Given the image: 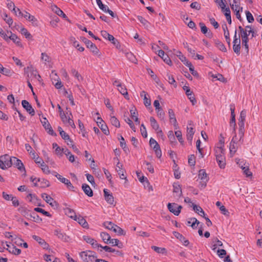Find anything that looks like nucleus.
I'll list each match as a JSON object with an SVG mask.
<instances>
[{"label": "nucleus", "instance_id": "nucleus-28", "mask_svg": "<svg viewBox=\"0 0 262 262\" xmlns=\"http://www.w3.org/2000/svg\"><path fill=\"white\" fill-rule=\"evenodd\" d=\"M185 93L189 99L192 103V104L193 105L195 104L196 103V100L194 96V95L193 94V92L190 90V89H187Z\"/></svg>", "mask_w": 262, "mask_h": 262}, {"label": "nucleus", "instance_id": "nucleus-55", "mask_svg": "<svg viewBox=\"0 0 262 262\" xmlns=\"http://www.w3.org/2000/svg\"><path fill=\"white\" fill-rule=\"evenodd\" d=\"M3 18L4 20L11 26L13 24V19L11 17H8V15L6 13L3 14Z\"/></svg>", "mask_w": 262, "mask_h": 262}, {"label": "nucleus", "instance_id": "nucleus-3", "mask_svg": "<svg viewBox=\"0 0 262 262\" xmlns=\"http://www.w3.org/2000/svg\"><path fill=\"white\" fill-rule=\"evenodd\" d=\"M52 174L54 175L61 182L64 183L69 190L74 191V187L68 179L62 177L60 174L55 171H53Z\"/></svg>", "mask_w": 262, "mask_h": 262}, {"label": "nucleus", "instance_id": "nucleus-42", "mask_svg": "<svg viewBox=\"0 0 262 262\" xmlns=\"http://www.w3.org/2000/svg\"><path fill=\"white\" fill-rule=\"evenodd\" d=\"M213 243H215L212 245L211 247L212 250L213 251H215L217 246H223V243L216 237L213 239Z\"/></svg>", "mask_w": 262, "mask_h": 262}, {"label": "nucleus", "instance_id": "nucleus-6", "mask_svg": "<svg viewBox=\"0 0 262 262\" xmlns=\"http://www.w3.org/2000/svg\"><path fill=\"white\" fill-rule=\"evenodd\" d=\"M17 10L19 12V15H21L22 16H24L27 20H28L29 21L31 22L33 26H38V21L37 18H36L34 16L31 15L29 13L26 11H25V14L23 13L19 8H17Z\"/></svg>", "mask_w": 262, "mask_h": 262}, {"label": "nucleus", "instance_id": "nucleus-51", "mask_svg": "<svg viewBox=\"0 0 262 262\" xmlns=\"http://www.w3.org/2000/svg\"><path fill=\"white\" fill-rule=\"evenodd\" d=\"M34 210L36 212L41 213L42 214L46 215V216H48V217L51 216V215L49 212L45 211V210H43L42 208L37 207V208H35L34 209Z\"/></svg>", "mask_w": 262, "mask_h": 262}, {"label": "nucleus", "instance_id": "nucleus-56", "mask_svg": "<svg viewBox=\"0 0 262 262\" xmlns=\"http://www.w3.org/2000/svg\"><path fill=\"white\" fill-rule=\"evenodd\" d=\"M96 3L99 8L103 12H105L107 8H108L106 5L102 4L101 0H96Z\"/></svg>", "mask_w": 262, "mask_h": 262}, {"label": "nucleus", "instance_id": "nucleus-59", "mask_svg": "<svg viewBox=\"0 0 262 262\" xmlns=\"http://www.w3.org/2000/svg\"><path fill=\"white\" fill-rule=\"evenodd\" d=\"M8 3H7V7L9 9L11 10L12 11H14V13H16V8L15 6V5L13 2H12L11 1L8 0Z\"/></svg>", "mask_w": 262, "mask_h": 262}, {"label": "nucleus", "instance_id": "nucleus-18", "mask_svg": "<svg viewBox=\"0 0 262 262\" xmlns=\"http://www.w3.org/2000/svg\"><path fill=\"white\" fill-rule=\"evenodd\" d=\"M52 11H53L58 16L62 17L66 20H68L67 16L64 13V12L56 5H53L51 6Z\"/></svg>", "mask_w": 262, "mask_h": 262}, {"label": "nucleus", "instance_id": "nucleus-54", "mask_svg": "<svg viewBox=\"0 0 262 262\" xmlns=\"http://www.w3.org/2000/svg\"><path fill=\"white\" fill-rule=\"evenodd\" d=\"M244 173L247 177H252V173L250 171L249 168V166L246 165L245 167H243V169Z\"/></svg>", "mask_w": 262, "mask_h": 262}, {"label": "nucleus", "instance_id": "nucleus-20", "mask_svg": "<svg viewBox=\"0 0 262 262\" xmlns=\"http://www.w3.org/2000/svg\"><path fill=\"white\" fill-rule=\"evenodd\" d=\"M123 165L120 163L119 162H118L116 165V170L120 176V178L121 179H125L127 180L126 177L124 175V172H125V170L122 168Z\"/></svg>", "mask_w": 262, "mask_h": 262}, {"label": "nucleus", "instance_id": "nucleus-29", "mask_svg": "<svg viewBox=\"0 0 262 262\" xmlns=\"http://www.w3.org/2000/svg\"><path fill=\"white\" fill-rule=\"evenodd\" d=\"M10 33L11 35L9 36V39L12 40L18 46L23 47V45L20 41V39L17 37V36L15 34H13L11 31Z\"/></svg>", "mask_w": 262, "mask_h": 262}, {"label": "nucleus", "instance_id": "nucleus-19", "mask_svg": "<svg viewBox=\"0 0 262 262\" xmlns=\"http://www.w3.org/2000/svg\"><path fill=\"white\" fill-rule=\"evenodd\" d=\"M173 234L177 238L179 239L182 243H183L184 246H187L189 245V241L186 239L182 234L177 231H173Z\"/></svg>", "mask_w": 262, "mask_h": 262}, {"label": "nucleus", "instance_id": "nucleus-46", "mask_svg": "<svg viewBox=\"0 0 262 262\" xmlns=\"http://www.w3.org/2000/svg\"><path fill=\"white\" fill-rule=\"evenodd\" d=\"M167 80L169 82V83H170V84H173L174 87H177V83L176 82V81L174 79V77L173 76L171 75L170 74H169V73H167Z\"/></svg>", "mask_w": 262, "mask_h": 262}, {"label": "nucleus", "instance_id": "nucleus-8", "mask_svg": "<svg viewBox=\"0 0 262 262\" xmlns=\"http://www.w3.org/2000/svg\"><path fill=\"white\" fill-rule=\"evenodd\" d=\"M11 161L12 165L17 168L20 171H24L25 174H26V169L21 160L15 157H12Z\"/></svg>", "mask_w": 262, "mask_h": 262}, {"label": "nucleus", "instance_id": "nucleus-33", "mask_svg": "<svg viewBox=\"0 0 262 262\" xmlns=\"http://www.w3.org/2000/svg\"><path fill=\"white\" fill-rule=\"evenodd\" d=\"M136 109L134 107H132V108L130 110V112L131 114V117L134 120L135 122L137 124H140V121L138 118V113L136 112Z\"/></svg>", "mask_w": 262, "mask_h": 262}, {"label": "nucleus", "instance_id": "nucleus-30", "mask_svg": "<svg viewBox=\"0 0 262 262\" xmlns=\"http://www.w3.org/2000/svg\"><path fill=\"white\" fill-rule=\"evenodd\" d=\"M192 206L193 207V210L196 213L201 216H204L205 215V212L200 206L192 203Z\"/></svg>", "mask_w": 262, "mask_h": 262}, {"label": "nucleus", "instance_id": "nucleus-16", "mask_svg": "<svg viewBox=\"0 0 262 262\" xmlns=\"http://www.w3.org/2000/svg\"><path fill=\"white\" fill-rule=\"evenodd\" d=\"M168 115L169 117L170 122L171 123H173L174 129H177L178 126V124L177 123V121L176 118L175 117V115L174 112L172 109H169L168 110Z\"/></svg>", "mask_w": 262, "mask_h": 262}, {"label": "nucleus", "instance_id": "nucleus-61", "mask_svg": "<svg viewBox=\"0 0 262 262\" xmlns=\"http://www.w3.org/2000/svg\"><path fill=\"white\" fill-rule=\"evenodd\" d=\"M246 15L247 19L249 23H251L254 21V17L252 14L249 11H246Z\"/></svg>", "mask_w": 262, "mask_h": 262}, {"label": "nucleus", "instance_id": "nucleus-10", "mask_svg": "<svg viewBox=\"0 0 262 262\" xmlns=\"http://www.w3.org/2000/svg\"><path fill=\"white\" fill-rule=\"evenodd\" d=\"M199 26L201 28V31L202 33L206 35L208 38H212L213 37L212 33L209 30L208 28L205 26L204 23L200 22Z\"/></svg>", "mask_w": 262, "mask_h": 262}, {"label": "nucleus", "instance_id": "nucleus-27", "mask_svg": "<svg viewBox=\"0 0 262 262\" xmlns=\"http://www.w3.org/2000/svg\"><path fill=\"white\" fill-rule=\"evenodd\" d=\"M19 212L23 215L24 216L26 217L28 219H30L31 217H32V214L29 212V211L27 210L25 207H20L18 208Z\"/></svg>", "mask_w": 262, "mask_h": 262}, {"label": "nucleus", "instance_id": "nucleus-35", "mask_svg": "<svg viewBox=\"0 0 262 262\" xmlns=\"http://www.w3.org/2000/svg\"><path fill=\"white\" fill-rule=\"evenodd\" d=\"M100 237L105 244H108L111 239L110 234L105 232H101L100 233Z\"/></svg>", "mask_w": 262, "mask_h": 262}, {"label": "nucleus", "instance_id": "nucleus-52", "mask_svg": "<svg viewBox=\"0 0 262 262\" xmlns=\"http://www.w3.org/2000/svg\"><path fill=\"white\" fill-rule=\"evenodd\" d=\"M103 225L105 228L110 230H112L113 228H114V226L116 225V224L111 222H105L103 223Z\"/></svg>", "mask_w": 262, "mask_h": 262}, {"label": "nucleus", "instance_id": "nucleus-23", "mask_svg": "<svg viewBox=\"0 0 262 262\" xmlns=\"http://www.w3.org/2000/svg\"><path fill=\"white\" fill-rule=\"evenodd\" d=\"M64 212L66 215L71 219H74L75 221H77V216L76 213L73 209L67 207L64 209Z\"/></svg>", "mask_w": 262, "mask_h": 262}, {"label": "nucleus", "instance_id": "nucleus-22", "mask_svg": "<svg viewBox=\"0 0 262 262\" xmlns=\"http://www.w3.org/2000/svg\"><path fill=\"white\" fill-rule=\"evenodd\" d=\"M150 122L151 126L154 129L158 131V133L162 134V131L160 128L158 123H157V121L153 117H150Z\"/></svg>", "mask_w": 262, "mask_h": 262}, {"label": "nucleus", "instance_id": "nucleus-9", "mask_svg": "<svg viewBox=\"0 0 262 262\" xmlns=\"http://www.w3.org/2000/svg\"><path fill=\"white\" fill-rule=\"evenodd\" d=\"M41 123L47 132V133L52 136H56V134L53 130L51 125L49 123L46 118H43L42 120H41Z\"/></svg>", "mask_w": 262, "mask_h": 262}, {"label": "nucleus", "instance_id": "nucleus-37", "mask_svg": "<svg viewBox=\"0 0 262 262\" xmlns=\"http://www.w3.org/2000/svg\"><path fill=\"white\" fill-rule=\"evenodd\" d=\"M78 223L81 225L83 228H88V223L86 221V220L82 216H79V217H77V221Z\"/></svg>", "mask_w": 262, "mask_h": 262}, {"label": "nucleus", "instance_id": "nucleus-63", "mask_svg": "<svg viewBox=\"0 0 262 262\" xmlns=\"http://www.w3.org/2000/svg\"><path fill=\"white\" fill-rule=\"evenodd\" d=\"M188 163L190 166H194L195 163V157L194 155H191L188 158Z\"/></svg>", "mask_w": 262, "mask_h": 262}, {"label": "nucleus", "instance_id": "nucleus-26", "mask_svg": "<svg viewBox=\"0 0 262 262\" xmlns=\"http://www.w3.org/2000/svg\"><path fill=\"white\" fill-rule=\"evenodd\" d=\"M81 187L85 194L88 196L92 197L93 195V190L89 185L83 184Z\"/></svg>", "mask_w": 262, "mask_h": 262}, {"label": "nucleus", "instance_id": "nucleus-40", "mask_svg": "<svg viewBox=\"0 0 262 262\" xmlns=\"http://www.w3.org/2000/svg\"><path fill=\"white\" fill-rule=\"evenodd\" d=\"M6 249L9 251L10 253L16 255L20 254L21 253V250L17 248L14 245H13L12 248H10V249L7 248Z\"/></svg>", "mask_w": 262, "mask_h": 262}, {"label": "nucleus", "instance_id": "nucleus-48", "mask_svg": "<svg viewBox=\"0 0 262 262\" xmlns=\"http://www.w3.org/2000/svg\"><path fill=\"white\" fill-rule=\"evenodd\" d=\"M20 33L24 35L26 38L28 39H32V36L31 34L28 31V30L25 28H21L20 31Z\"/></svg>", "mask_w": 262, "mask_h": 262}, {"label": "nucleus", "instance_id": "nucleus-4", "mask_svg": "<svg viewBox=\"0 0 262 262\" xmlns=\"http://www.w3.org/2000/svg\"><path fill=\"white\" fill-rule=\"evenodd\" d=\"M237 31L236 30L235 31V34L234 35V39L233 41V51L237 55H239L240 54V50H241V39L240 36L237 37Z\"/></svg>", "mask_w": 262, "mask_h": 262}, {"label": "nucleus", "instance_id": "nucleus-62", "mask_svg": "<svg viewBox=\"0 0 262 262\" xmlns=\"http://www.w3.org/2000/svg\"><path fill=\"white\" fill-rule=\"evenodd\" d=\"M32 156H33V158L34 159V161L36 164H40L43 162V160L36 155L35 152L32 153Z\"/></svg>", "mask_w": 262, "mask_h": 262}, {"label": "nucleus", "instance_id": "nucleus-36", "mask_svg": "<svg viewBox=\"0 0 262 262\" xmlns=\"http://www.w3.org/2000/svg\"><path fill=\"white\" fill-rule=\"evenodd\" d=\"M98 126L100 127L104 134L106 135H109L110 131L104 122H103V123H101L100 124L98 125Z\"/></svg>", "mask_w": 262, "mask_h": 262}, {"label": "nucleus", "instance_id": "nucleus-21", "mask_svg": "<svg viewBox=\"0 0 262 262\" xmlns=\"http://www.w3.org/2000/svg\"><path fill=\"white\" fill-rule=\"evenodd\" d=\"M222 28H223V29L224 32V36H225L226 41L227 43H228V46L230 47L231 45V42H230L231 40H230V38L229 31L228 29L227 25L224 24V25H223Z\"/></svg>", "mask_w": 262, "mask_h": 262}, {"label": "nucleus", "instance_id": "nucleus-50", "mask_svg": "<svg viewBox=\"0 0 262 262\" xmlns=\"http://www.w3.org/2000/svg\"><path fill=\"white\" fill-rule=\"evenodd\" d=\"M151 249L158 253H164L166 252V250L164 248H160L155 246H151Z\"/></svg>", "mask_w": 262, "mask_h": 262}, {"label": "nucleus", "instance_id": "nucleus-45", "mask_svg": "<svg viewBox=\"0 0 262 262\" xmlns=\"http://www.w3.org/2000/svg\"><path fill=\"white\" fill-rule=\"evenodd\" d=\"M111 124L116 127H120V124L118 119L115 116H112L110 119Z\"/></svg>", "mask_w": 262, "mask_h": 262}, {"label": "nucleus", "instance_id": "nucleus-11", "mask_svg": "<svg viewBox=\"0 0 262 262\" xmlns=\"http://www.w3.org/2000/svg\"><path fill=\"white\" fill-rule=\"evenodd\" d=\"M23 107L32 116L35 115V111L29 102L26 100L21 101Z\"/></svg>", "mask_w": 262, "mask_h": 262}, {"label": "nucleus", "instance_id": "nucleus-38", "mask_svg": "<svg viewBox=\"0 0 262 262\" xmlns=\"http://www.w3.org/2000/svg\"><path fill=\"white\" fill-rule=\"evenodd\" d=\"M198 176L199 178L201 181H208V178L207 177V173L204 169H201L199 170Z\"/></svg>", "mask_w": 262, "mask_h": 262}, {"label": "nucleus", "instance_id": "nucleus-64", "mask_svg": "<svg viewBox=\"0 0 262 262\" xmlns=\"http://www.w3.org/2000/svg\"><path fill=\"white\" fill-rule=\"evenodd\" d=\"M125 121L129 125L130 127L134 132H136V127L133 122V121L129 118H127L125 119Z\"/></svg>", "mask_w": 262, "mask_h": 262}, {"label": "nucleus", "instance_id": "nucleus-2", "mask_svg": "<svg viewBox=\"0 0 262 262\" xmlns=\"http://www.w3.org/2000/svg\"><path fill=\"white\" fill-rule=\"evenodd\" d=\"M12 166L11 157L6 154L0 157V167L2 169H5L7 167Z\"/></svg>", "mask_w": 262, "mask_h": 262}, {"label": "nucleus", "instance_id": "nucleus-13", "mask_svg": "<svg viewBox=\"0 0 262 262\" xmlns=\"http://www.w3.org/2000/svg\"><path fill=\"white\" fill-rule=\"evenodd\" d=\"M41 197L48 204H50L52 207L57 206V203L54 199L47 193H43L41 194Z\"/></svg>", "mask_w": 262, "mask_h": 262}, {"label": "nucleus", "instance_id": "nucleus-7", "mask_svg": "<svg viewBox=\"0 0 262 262\" xmlns=\"http://www.w3.org/2000/svg\"><path fill=\"white\" fill-rule=\"evenodd\" d=\"M81 39L82 41L86 45L88 48L90 49V50L94 54H97L98 53L99 50L91 41L85 37H82Z\"/></svg>", "mask_w": 262, "mask_h": 262}, {"label": "nucleus", "instance_id": "nucleus-34", "mask_svg": "<svg viewBox=\"0 0 262 262\" xmlns=\"http://www.w3.org/2000/svg\"><path fill=\"white\" fill-rule=\"evenodd\" d=\"M236 136L235 135L232 140H231V142L230 143V153H233L234 154L236 151V147L235 146V144H236V141H235V139H236Z\"/></svg>", "mask_w": 262, "mask_h": 262}, {"label": "nucleus", "instance_id": "nucleus-58", "mask_svg": "<svg viewBox=\"0 0 262 262\" xmlns=\"http://www.w3.org/2000/svg\"><path fill=\"white\" fill-rule=\"evenodd\" d=\"M174 134H175L176 136L178 138V140H179V141L182 144H183L184 140L182 138L181 132L180 130H177V131L175 132Z\"/></svg>", "mask_w": 262, "mask_h": 262}, {"label": "nucleus", "instance_id": "nucleus-24", "mask_svg": "<svg viewBox=\"0 0 262 262\" xmlns=\"http://www.w3.org/2000/svg\"><path fill=\"white\" fill-rule=\"evenodd\" d=\"M117 87L119 92L123 95L126 99H129V96L126 87L122 84L117 85Z\"/></svg>", "mask_w": 262, "mask_h": 262}, {"label": "nucleus", "instance_id": "nucleus-47", "mask_svg": "<svg viewBox=\"0 0 262 262\" xmlns=\"http://www.w3.org/2000/svg\"><path fill=\"white\" fill-rule=\"evenodd\" d=\"M215 43L216 47L221 51L224 52H227V49H226L225 46L221 41H220V40H216Z\"/></svg>", "mask_w": 262, "mask_h": 262}, {"label": "nucleus", "instance_id": "nucleus-1", "mask_svg": "<svg viewBox=\"0 0 262 262\" xmlns=\"http://www.w3.org/2000/svg\"><path fill=\"white\" fill-rule=\"evenodd\" d=\"M79 255L83 262H93L97 257L95 252L92 251H82Z\"/></svg>", "mask_w": 262, "mask_h": 262}, {"label": "nucleus", "instance_id": "nucleus-17", "mask_svg": "<svg viewBox=\"0 0 262 262\" xmlns=\"http://www.w3.org/2000/svg\"><path fill=\"white\" fill-rule=\"evenodd\" d=\"M54 234L58 237L59 239L63 241L67 242L69 237L66 233L62 232L59 229H56L54 231Z\"/></svg>", "mask_w": 262, "mask_h": 262}, {"label": "nucleus", "instance_id": "nucleus-43", "mask_svg": "<svg viewBox=\"0 0 262 262\" xmlns=\"http://www.w3.org/2000/svg\"><path fill=\"white\" fill-rule=\"evenodd\" d=\"M101 34L104 38L108 39L109 41H112V40H114V37L112 35L110 34L106 31H101Z\"/></svg>", "mask_w": 262, "mask_h": 262}, {"label": "nucleus", "instance_id": "nucleus-14", "mask_svg": "<svg viewBox=\"0 0 262 262\" xmlns=\"http://www.w3.org/2000/svg\"><path fill=\"white\" fill-rule=\"evenodd\" d=\"M233 2L235 4V5H233V4L231 5L230 4L231 8L232 9V10L234 11L235 12V15H236V18L239 21H242V18L241 14L239 13V9H241V10H242L243 8L242 7L239 8L238 5L236 4V0H233Z\"/></svg>", "mask_w": 262, "mask_h": 262}, {"label": "nucleus", "instance_id": "nucleus-25", "mask_svg": "<svg viewBox=\"0 0 262 262\" xmlns=\"http://www.w3.org/2000/svg\"><path fill=\"white\" fill-rule=\"evenodd\" d=\"M216 160L219 164V167L224 169L226 166V160L225 156H217L216 158Z\"/></svg>", "mask_w": 262, "mask_h": 262}, {"label": "nucleus", "instance_id": "nucleus-49", "mask_svg": "<svg viewBox=\"0 0 262 262\" xmlns=\"http://www.w3.org/2000/svg\"><path fill=\"white\" fill-rule=\"evenodd\" d=\"M71 73L75 77H76L78 81L82 80V77L76 70L72 69L71 70Z\"/></svg>", "mask_w": 262, "mask_h": 262}, {"label": "nucleus", "instance_id": "nucleus-31", "mask_svg": "<svg viewBox=\"0 0 262 262\" xmlns=\"http://www.w3.org/2000/svg\"><path fill=\"white\" fill-rule=\"evenodd\" d=\"M60 135L62 138L67 142L68 145H72L73 144V141L70 138V136L64 131L60 132Z\"/></svg>", "mask_w": 262, "mask_h": 262}, {"label": "nucleus", "instance_id": "nucleus-15", "mask_svg": "<svg viewBox=\"0 0 262 262\" xmlns=\"http://www.w3.org/2000/svg\"><path fill=\"white\" fill-rule=\"evenodd\" d=\"M173 192L176 193L175 197H177V199H179L182 195V189L179 183L174 182L173 184Z\"/></svg>", "mask_w": 262, "mask_h": 262}, {"label": "nucleus", "instance_id": "nucleus-57", "mask_svg": "<svg viewBox=\"0 0 262 262\" xmlns=\"http://www.w3.org/2000/svg\"><path fill=\"white\" fill-rule=\"evenodd\" d=\"M224 150L222 147H217L215 150V157L217 156H224Z\"/></svg>", "mask_w": 262, "mask_h": 262}, {"label": "nucleus", "instance_id": "nucleus-41", "mask_svg": "<svg viewBox=\"0 0 262 262\" xmlns=\"http://www.w3.org/2000/svg\"><path fill=\"white\" fill-rule=\"evenodd\" d=\"M168 138H169L170 143L172 145H176L177 144V141L174 136L173 131L170 130L168 133Z\"/></svg>", "mask_w": 262, "mask_h": 262}, {"label": "nucleus", "instance_id": "nucleus-5", "mask_svg": "<svg viewBox=\"0 0 262 262\" xmlns=\"http://www.w3.org/2000/svg\"><path fill=\"white\" fill-rule=\"evenodd\" d=\"M167 208L170 212L175 215H178L181 212L182 206L174 203H169L167 204Z\"/></svg>", "mask_w": 262, "mask_h": 262}, {"label": "nucleus", "instance_id": "nucleus-32", "mask_svg": "<svg viewBox=\"0 0 262 262\" xmlns=\"http://www.w3.org/2000/svg\"><path fill=\"white\" fill-rule=\"evenodd\" d=\"M37 182L39 183V186L41 188H46L50 186L49 182L43 178H38Z\"/></svg>", "mask_w": 262, "mask_h": 262}, {"label": "nucleus", "instance_id": "nucleus-39", "mask_svg": "<svg viewBox=\"0 0 262 262\" xmlns=\"http://www.w3.org/2000/svg\"><path fill=\"white\" fill-rule=\"evenodd\" d=\"M27 197L28 198H30L29 201L32 202L34 204H36L37 202L40 201V200H39L34 194L29 193Z\"/></svg>", "mask_w": 262, "mask_h": 262}, {"label": "nucleus", "instance_id": "nucleus-12", "mask_svg": "<svg viewBox=\"0 0 262 262\" xmlns=\"http://www.w3.org/2000/svg\"><path fill=\"white\" fill-rule=\"evenodd\" d=\"M32 238L38 242L43 249L47 250L49 249V245L40 237L34 235L32 236Z\"/></svg>", "mask_w": 262, "mask_h": 262}, {"label": "nucleus", "instance_id": "nucleus-53", "mask_svg": "<svg viewBox=\"0 0 262 262\" xmlns=\"http://www.w3.org/2000/svg\"><path fill=\"white\" fill-rule=\"evenodd\" d=\"M40 164V167L41 168L43 172L46 174H49L50 173V171L49 170V167L43 161Z\"/></svg>", "mask_w": 262, "mask_h": 262}, {"label": "nucleus", "instance_id": "nucleus-44", "mask_svg": "<svg viewBox=\"0 0 262 262\" xmlns=\"http://www.w3.org/2000/svg\"><path fill=\"white\" fill-rule=\"evenodd\" d=\"M112 231L113 232H114L115 233H117L119 235H125V232L124 231V230L118 226L117 225L114 226V228H113Z\"/></svg>", "mask_w": 262, "mask_h": 262}, {"label": "nucleus", "instance_id": "nucleus-60", "mask_svg": "<svg viewBox=\"0 0 262 262\" xmlns=\"http://www.w3.org/2000/svg\"><path fill=\"white\" fill-rule=\"evenodd\" d=\"M105 201L110 204L113 205L114 202V198L112 193L106 196L105 198Z\"/></svg>", "mask_w": 262, "mask_h": 262}]
</instances>
